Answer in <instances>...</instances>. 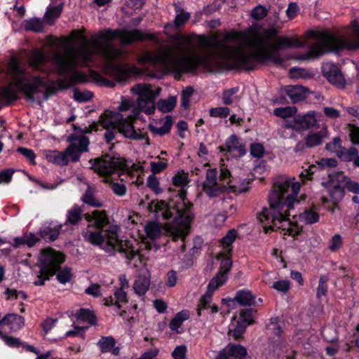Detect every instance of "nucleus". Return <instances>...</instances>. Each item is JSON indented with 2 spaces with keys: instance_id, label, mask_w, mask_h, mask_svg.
I'll return each instance as SVG.
<instances>
[{
  "instance_id": "obj_41",
  "label": "nucleus",
  "mask_w": 359,
  "mask_h": 359,
  "mask_svg": "<svg viewBox=\"0 0 359 359\" xmlns=\"http://www.w3.org/2000/svg\"><path fill=\"white\" fill-rule=\"evenodd\" d=\"M177 104V98L174 96L167 100H160L157 103L158 109L163 113H168L173 110Z\"/></svg>"
},
{
  "instance_id": "obj_4",
  "label": "nucleus",
  "mask_w": 359,
  "mask_h": 359,
  "mask_svg": "<svg viewBox=\"0 0 359 359\" xmlns=\"http://www.w3.org/2000/svg\"><path fill=\"white\" fill-rule=\"evenodd\" d=\"M228 50L218 55L219 60H213L210 57H202L208 60L210 67H204L209 72L222 73L226 71H252L255 70L258 65H266L268 62H276L271 53L266 50H257L246 53L243 50L234 46H225Z\"/></svg>"
},
{
  "instance_id": "obj_60",
  "label": "nucleus",
  "mask_w": 359,
  "mask_h": 359,
  "mask_svg": "<svg viewBox=\"0 0 359 359\" xmlns=\"http://www.w3.org/2000/svg\"><path fill=\"white\" fill-rule=\"evenodd\" d=\"M268 14V10L262 5H258L253 8L252 11V17L256 20L264 19Z\"/></svg>"
},
{
  "instance_id": "obj_43",
  "label": "nucleus",
  "mask_w": 359,
  "mask_h": 359,
  "mask_svg": "<svg viewBox=\"0 0 359 359\" xmlns=\"http://www.w3.org/2000/svg\"><path fill=\"white\" fill-rule=\"evenodd\" d=\"M299 218L306 224H313L319 221L320 215L312 210L306 209L299 215Z\"/></svg>"
},
{
  "instance_id": "obj_2",
  "label": "nucleus",
  "mask_w": 359,
  "mask_h": 359,
  "mask_svg": "<svg viewBox=\"0 0 359 359\" xmlns=\"http://www.w3.org/2000/svg\"><path fill=\"white\" fill-rule=\"evenodd\" d=\"M189 182L187 174L178 172L172 178L174 187L179 188L177 191H173L171 187L168 189L170 192H173L168 201L153 200L149 204V210L156 212L158 217H161L163 220L170 221L174 226V232L172 238L174 241H182L181 250L184 252L185 238L187 233L185 230L190 227V224L194 219L193 203L187 197L186 187Z\"/></svg>"
},
{
  "instance_id": "obj_44",
  "label": "nucleus",
  "mask_w": 359,
  "mask_h": 359,
  "mask_svg": "<svg viewBox=\"0 0 359 359\" xmlns=\"http://www.w3.org/2000/svg\"><path fill=\"white\" fill-rule=\"evenodd\" d=\"M358 151L354 147H351L348 149L344 147L341 150L337 151V156L345 162L353 161V159L358 156Z\"/></svg>"
},
{
  "instance_id": "obj_51",
  "label": "nucleus",
  "mask_w": 359,
  "mask_h": 359,
  "mask_svg": "<svg viewBox=\"0 0 359 359\" xmlns=\"http://www.w3.org/2000/svg\"><path fill=\"white\" fill-rule=\"evenodd\" d=\"M238 137L233 134L226 140L224 145L219 146L218 149L221 153H231L233 151V148L238 143Z\"/></svg>"
},
{
  "instance_id": "obj_46",
  "label": "nucleus",
  "mask_w": 359,
  "mask_h": 359,
  "mask_svg": "<svg viewBox=\"0 0 359 359\" xmlns=\"http://www.w3.org/2000/svg\"><path fill=\"white\" fill-rule=\"evenodd\" d=\"M48 161L59 165H67L69 163V159L67 158V155L65 152H59L54 151L52 154L47 156Z\"/></svg>"
},
{
  "instance_id": "obj_25",
  "label": "nucleus",
  "mask_w": 359,
  "mask_h": 359,
  "mask_svg": "<svg viewBox=\"0 0 359 359\" xmlns=\"http://www.w3.org/2000/svg\"><path fill=\"white\" fill-rule=\"evenodd\" d=\"M233 299L241 306H255L256 297L249 290H239L236 292Z\"/></svg>"
},
{
  "instance_id": "obj_19",
  "label": "nucleus",
  "mask_w": 359,
  "mask_h": 359,
  "mask_svg": "<svg viewBox=\"0 0 359 359\" xmlns=\"http://www.w3.org/2000/svg\"><path fill=\"white\" fill-rule=\"evenodd\" d=\"M283 324L279 317L271 318L266 324V329L269 332V340L273 346H278L284 341Z\"/></svg>"
},
{
  "instance_id": "obj_52",
  "label": "nucleus",
  "mask_w": 359,
  "mask_h": 359,
  "mask_svg": "<svg viewBox=\"0 0 359 359\" xmlns=\"http://www.w3.org/2000/svg\"><path fill=\"white\" fill-rule=\"evenodd\" d=\"M297 109L295 107H278L274 110V114L276 116L286 118L288 117L294 116L296 114Z\"/></svg>"
},
{
  "instance_id": "obj_22",
  "label": "nucleus",
  "mask_w": 359,
  "mask_h": 359,
  "mask_svg": "<svg viewBox=\"0 0 359 359\" xmlns=\"http://www.w3.org/2000/svg\"><path fill=\"white\" fill-rule=\"evenodd\" d=\"M115 251L123 253L128 261H132L135 259L136 257L140 256L139 250L134 249L133 243L130 241H123L119 238Z\"/></svg>"
},
{
  "instance_id": "obj_28",
  "label": "nucleus",
  "mask_w": 359,
  "mask_h": 359,
  "mask_svg": "<svg viewBox=\"0 0 359 359\" xmlns=\"http://www.w3.org/2000/svg\"><path fill=\"white\" fill-rule=\"evenodd\" d=\"M5 325L9 326L11 331L17 332L25 326V318L17 313H8L4 316Z\"/></svg>"
},
{
  "instance_id": "obj_61",
  "label": "nucleus",
  "mask_w": 359,
  "mask_h": 359,
  "mask_svg": "<svg viewBox=\"0 0 359 359\" xmlns=\"http://www.w3.org/2000/svg\"><path fill=\"white\" fill-rule=\"evenodd\" d=\"M248 326L243 324L242 322L238 320L234 329L232 330V337L235 340H239L243 337V334L245 332Z\"/></svg>"
},
{
  "instance_id": "obj_10",
  "label": "nucleus",
  "mask_w": 359,
  "mask_h": 359,
  "mask_svg": "<svg viewBox=\"0 0 359 359\" xmlns=\"http://www.w3.org/2000/svg\"><path fill=\"white\" fill-rule=\"evenodd\" d=\"M126 162V159L123 157L111 156L109 154L89 160L91 165L90 168L102 177H108L115 173L121 175L127 172L130 168Z\"/></svg>"
},
{
  "instance_id": "obj_26",
  "label": "nucleus",
  "mask_w": 359,
  "mask_h": 359,
  "mask_svg": "<svg viewBox=\"0 0 359 359\" xmlns=\"http://www.w3.org/2000/svg\"><path fill=\"white\" fill-rule=\"evenodd\" d=\"M121 114L105 111L100 116L99 123L105 129L115 130Z\"/></svg>"
},
{
  "instance_id": "obj_11",
  "label": "nucleus",
  "mask_w": 359,
  "mask_h": 359,
  "mask_svg": "<svg viewBox=\"0 0 359 359\" xmlns=\"http://www.w3.org/2000/svg\"><path fill=\"white\" fill-rule=\"evenodd\" d=\"M13 70L16 75L13 80L18 91L27 100L34 101V95L41 92L40 88L46 86L43 79L39 75L32 76L29 78L20 76L25 74V71L18 65L14 67Z\"/></svg>"
},
{
  "instance_id": "obj_9",
  "label": "nucleus",
  "mask_w": 359,
  "mask_h": 359,
  "mask_svg": "<svg viewBox=\"0 0 359 359\" xmlns=\"http://www.w3.org/2000/svg\"><path fill=\"white\" fill-rule=\"evenodd\" d=\"M65 262L64 253L52 248L42 250L39 258L40 275L38 276V280L34 282V285H43L46 280L55 275L60 265Z\"/></svg>"
},
{
  "instance_id": "obj_16",
  "label": "nucleus",
  "mask_w": 359,
  "mask_h": 359,
  "mask_svg": "<svg viewBox=\"0 0 359 359\" xmlns=\"http://www.w3.org/2000/svg\"><path fill=\"white\" fill-rule=\"evenodd\" d=\"M83 218L88 223L87 226L105 230L110 226L109 217L104 210H95L90 213H84Z\"/></svg>"
},
{
  "instance_id": "obj_62",
  "label": "nucleus",
  "mask_w": 359,
  "mask_h": 359,
  "mask_svg": "<svg viewBox=\"0 0 359 359\" xmlns=\"http://www.w3.org/2000/svg\"><path fill=\"white\" fill-rule=\"evenodd\" d=\"M147 187L152 190L156 194L161 193L159 187V181L154 175H150L147 178Z\"/></svg>"
},
{
  "instance_id": "obj_18",
  "label": "nucleus",
  "mask_w": 359,
  "mask_h": 359,
  "mask_svg": "<svg viewBox=\"0 0 359 359\" xmlns=\"http://www.w3.org/2000/svg\"><path fill=\"white\" fill-rule=\"evenodd\" d=\"M322 72L330 83L340 88H344L346 85L344 76L335 64H324L322 67Z\"/></svg>"
},
{
  "instance_id": "obj_53",
  "label": "nucleus",
  "mask_w": 359,
  "mask_h": 359,
  "mask_svg": "<svg viewBox=\"0 0 359 359\" xmlns=\"http://www.w3.org/2000/svg\"><path fill=\"white\" fill-rule=\"evenodd\" d=\"M93 97V93L90 90L81 91L75 88L73 91V98L79 102H85L90 100Z\"/></svg>"
},
{
  "instance_id": "obj_13",
  "label": "nucleus",
  "mask_w": 359,
  "mask_h": 359,
  "mask_svg": "<svg viewBox=\"0 0 359 359\" xmlns=\"http://www.w3.org/2000/svg\"><path fill=\"white\" fill-rule=\"evenodd\" d=\"M134 120L135 118L133 115H129L125 118L121 114L117 121L116 129L128 139L132 140H145V144L149 145L151 144L150 139L147 133H143L140 130H136L133 124Z\"/></svg>"
},
{
  "instance_id": "obj_27",
  "label": "nucleus",
  "mask_w": 359,
  "mask_h": 359,
  "mask_svg": "<svg viewBox=\"0 0 359 359\" xmlns=\"http://www.w3.org/2000/svg\"><path fill=\"white\" fill-rule=\"evenodd\" d=\"M83 206L74 204L72 208L67 211L65 224L72 226L77 225L83 217L84 214H83Z\"/></svg>"
},
{
  "instance_id": "obj_32",
  "label": "nucleus",
  "mask_w": 359,
  "mask_h": 359,
  "mask_svg": "<svg viewBox=\"0 0 359 359\" xmlns=\"http://www.w3.org/2000/svg\"><path fill=\"white\" fill-rule=\"evenodd\" d=\"M64 4L61 3L56 6L50 5L47 8L43 16V20L48 25H52L55 21L60 16L63 10Z\"/></svg>"
},
{
  "instance_id": "obj_29",
  "label": "nucleus",
  "mask_w": 359,
  "mask_h": 359,
  "mask_svg": "<svg viewBox=\"0 0 359 359\" xmlns=\"http://www.w3.org/2000/svg\"><path fill=\"white\" fill-rule=\"evenodd\" d=\"M190 317V312L188 310L184 309L175 314L171 319L169 323V327L171 330L182 334V331L179 330L184 321L188 320Z\"/></svg>"
},
{
  "instance_id": "obj_20",
  "label": "nucleus",
  "mask_w": 359,
  "mask_h": 359,
  "mask_svg": "<svg viewBox=\"0 0 359 359\" xmlns=\"http://www.w3.org/2000/svg\"><path fill=\"white\" fill-rule=\"evenodd\" d=\"M247 355L248 351L245 346L231 342L219 352L215 359H245Z\"/></svg>"
},
{
  "instance_id": "obj_24",
  "label": "nucleus",
  "mask_w": 359,
  "mask_h": 359,
  "mask_svg": "<svg viewBox=\"0 0 359 359\" xmlns=\"http://www.w3.org/2000/svg\"><path fill=\"white\" fill-rule=\"evenodd\" d=\"M324 187L326 188L329 196L333 201V203L337 205L339 203L345 195L344 187H341L340 184L333 183L332 181H327L323 183Z\"/></svg>"
},
{
  "instance_id": "obj_47",
  "label": "nucleus",
  "mask_w": 359,
  "mask_h": 359,
  "mask_svg": "<svg viewBox=\"0 0 359 359\" xmlns=\"http://www.w3.org/2000/svg\"><path fill=\"white\" fill-rule=\"evenodd\" d=\"M253 312H256L252 309H243L240 311L239 322H242L243 324L247 325H253L255 321L253 317Z\"/></svg>"
},
{
  "instance_id": "obj_12",
  "label": "nucleus",
  "mask_w": 359,
  "mask_h": 359,
  "mask_svg": "<svg viewBox=\"0 0 359 359\" xmlns=\"http://www.w3.org/2000/svg\"><path fill=\"white\" fill-rule=\"evenodd\" d=\"M133 92L139 96L137 105L147 115H151L155 112L156 95L150 86L144 83H139L133 88Z\"/></svg>"
},
{
  "instance_id": "obj_40",
  "label": "nucleus",
  "mask_w": 359,
  "mask_h": 359,
  "mask_svg": "<svg viewBox=\"0 0 359 359\" xmlns=\"http://www.w3.org/2000/svg\"><path fill=\"white\" fill-rule=\"evenodd\" d=\"M203 191L210 197L214 198L219 196L225 192L226 187L225 186H219L218 183L212 184H203Z\"/></svg>"
},
{
  "instance_id": "obj_55",
  "label": "nucleus",
  "mask_w": 359,
  "mask_h": 359,
  "mask_svg": "<svg viewBox=\"0 0 359 359\" xmlns=\"http://www.w3.org/2000/svg\"><path fill=\"white\" fill-rule=\"evenodd\" d=\"M209 113L211 117L224 118L229 115L230 109L226 107H215L210 109Z\"/></svg>"
},
{
  "instance_id": "obj_14",
  "label": "nucleus",
  "mask_w": 359,
  "mask_h": 359,
  "mask_svg": "<svg viewBox=\"0 0 359 359\" xmlns=\"http://www.w3.org/2000/svg\"><path fill=\"white\" fill-rule=\"evenodd\" d=\"M67 141L70 142V144L64 151L67 155V158H69L72 162L79 161L81 153L88 151L90 144L88 137L85 135L71 134L67 137Z\"/></svg>"
},
{
  "instance_id": "obj_37",
  "label": "nucleus",
  "mask_w": 359,
  "mask_h": 359,
  "mask_svg": "<svg viewBox=\"0 0 359 359\" xmlns=\"http://www.w3.org/2000/svg\"><path fill=\"white\" fill-rule=\"evenodd\" d=\"M150 285V279L145 276H140L134 283V290L139 296L146 294Z\"/></svg>"
},
{
  "instance_id": "obj_8",
  "label": "nucleus",
  "mask_w": 359,
  "mask_h": 359,
  "mask_svg": "<svg viewBox=\"0 0 359 359\" xmlns=\"http://www.w3.org/2000/svg\"><path fill=\"white\" fill-rule=\"evenodd\" d=\"M120 227L116 224L108 226L105 230L86 226L82 231L83 239L93 246L98 247L106 252L113 253L118 240Z\"/></svg>"
},
{
  "instance_id": "obj_33",
  "label": "nucleus",
  "mask_w": 359,
  "mask_h": 359,
  "mask_svg": "<svg viewBox=\"0 0 359 359\" xmlns=\"http://www.w3.org/2000/svg\"><path fill=\"white\" fill-rule=\"evenodd\" d=\"M74 316L77 320L81 322H87L90 325H95L97 323V316L93 311L88 309L81 308L79 309L76 312Z\"/></svg>"
},
{
  "instance_id": "obj_34",
  "label": "nucleus",
  "mask_w": 359,
  "mask_h": 359,
  "mask_svg": "<svg viewBox=\"0 0 359 359\" xmlns=\"http://www.w3.org/2000/svg\"><path fill=\"white\" fill-rule=\"evenodd\" d=\"M61 225H56L54 227L45 226L40 230L41 237L46 241H55L60 235Z\"/></svg>"
},
{
  "instance_id": "obj_38",
  "label": "nucleus",
  "mask_w": 359,
  "mask_h": 359,
  "mask_svg": "<svg viewBox=\"0 0 359 359\" xmlns=\"http://www.w3.org/2000/svg\"><path fill=\"white\" fill-rule=\"evenodd\" d=\"M0 97L3 99L8 105L18 100L20 98L17 92L10 87H3L1 88Z\"/></svg>"
},
{
  "instance_id": "obj_5",
  "label": "nucleus",
  "mask_w": 359,
  "mask_h": 359,
  "mask_svg": "<svg viewBox=\"0 0 359 359\" xmlns=\"http://www.w3.org/2000/svg\"><path fill=\"white\" fill-rule=\"evenodd\" d=\"M142 64L162 63L167 72L174 75L175 79L180 80L184 74H196L200 66L210 67L208 60L201 57L192 56L189 57H177L169 59L165 56H155L150 51L144 53L139 59Z\"/></svg>"
},
{
  "instance_id": "obj_59",
  "label": "nucleus",
  "mask_w": 359,
  "mask_h": 359,
  "mask_svg": "<svg viewBox=\"0 0 359 359\" xmlns=\"http://www.w3.org/2000/svg\"><path fill=\"white\" fill-rule=\"evenodd\" d=\"M6 346L13 348H20L22 347V342L20 339L8 336L7 334L2 339Z\"/></svg>"
},
{
  "instance_id": "obj_39",
  "label": "nucleus",
  "mask_w": 359,
  "mask_h": 359,
  "mask_svg": "<svg viewBox=\"0 0 359 359\" xmlns=\"http://www.w3.org/2000/svg\"><path fill=\"white\" fill-rule=\"evenodd\" d=\"M172 123L173 121L171 116L168 115L166 116L165 122L161 127L156 128L152 125H149V129L152 133L158 134L161 136H163L170 132Z\"/></svg>"
},
{
  "instance_id": "obj_7",
  "label": "nucleus",
  "mask_w": 359,
  "mask_h": 359,
  "mask_svg": "<svg viewBox=\"0 0 359 359\" xmlns=\"http://www.w3.org/2000/svg\"><path fill=\"white\" fill-rule=\"evenodd\" d=\"M56 74L60 76H64L63 79H58L55 81L57 86H46L43 97L45 100L54 95L59 90H67L79 83H84L88 81L87 75L80 71L75 69V65L69 60L57 57L55 59Z\"/></svg>"
},
{
  "instance_id": "obj_17",
  "label": "nucleus",
  "mask_w": 359,
  "mask_h": 359,
  "mask_svg": "<svg viewBox=\"0 0 359 359\" xmlns=\"http://www.w3.org/2000/svg\"><path fill=\"white\" fill-rule=\"evenodd\" d=\"M296 130H308L310 128L318 129L320 127L314 111H309L305 114H297L293 118L292 123L288 126Z\"/></svg>"
},
{
  "instance_id": "obj_42",
  "label": "nucleus",
  "mask_w": 359,
  "mask_h": 359,
  "mask_svg": "<svg viewBox=\"0 0 359 359\" xmlns=\"http://www.w3.org/2000/svg\"><path fill=\"white\" fill-rule=\"evenodd\" d=\"M237 237V231L234 229L228 231L226 234L222 238L221 245L227 251L231 252L232 244Z\"/></svg>"
},
{
  "instance_id": "obj_30",
  "label": "nucleus",
  "mask_w": 359,
  "mask_h": 359,
  "mask_svg": "<svg viewBox=\"0 0 359 359\" xmlns=\"http://www.w3.org/2000/svg\"><path fill=\"white\" fill-rule=\"evenodd\" d=\"M327 133V128H322L317 133H311L305 137V144L308 148L319 146L322 144L323 139Z\"/></svg>"
},
{
  "instance_id": "obj_49",
  "label": "nucleus",
  "mask_w": 359,
  "mask_h": 359,
  "mask_svg": "<svg viewBox=\"0 0 359 359\" xmlns=\"http://www.w3.org/2000/svg\"><path fill=\"white\" fill-rule=\"evenodd\" d=\"M329 277L327 275H322L320 276L318 285L316 290V297L320 299L323 296H326L328 292L327 282Z\"/></svg>"
},
{
  "instance_id": "obj_21",
  "label": "nucleus",
  "mask_w": 359,
  "mask_h": 359,
  "mask_svg": "<svg viewBox=\"0 0 359 359\" xmlns=\"http://www.w3.org/2000/svg\"><path fill=\"white\" fill-rule=\"evenodd\" d=\"M232 264V260L229 256L223 257L218 272L210 280H215V284H218L219 287L223 285L227 280V274L231 269Z\"/></svg>"
},
{
  "instance_id": "obj_23",
  "label": "nucleus",
  "mask_w": 359,
  "mask_h": 359,
  "mask_svg": "<svg viewBox=\"0 0 359 359\" xmlns=\"http://www.w3.org/2000/svg\"><path fill=\"white\" fill-rule=\"evenodd\" d=\"M285 92L292 102L296 103L306 98L309 90L307 88L300 85L287 86L285 87Z\"/></svg>"
},
{
  "instance_id": "obj_36",
  "label": "nucleus",
  "mask_w": 359,
  "mask_h": 359,
  "mask_svg": "<svg viewBox=\"0 0 359 359\" xmlns=\"http://www.w3.org/2000/svg\"><path fill=\"white\" fill-rule=\"evenodd\" d=\"M81 201L84 203L93 208H102L103 206V203L95 197L94 191L90 187L87 188L85 193L81 196Z\"/></svg>"
},
{
  "instance_id": "obj_63",
  "label": "nucleus",
  "mask_w": 359,
  "mask_h": 359,
  "mask_svg": "<svg viewBox=\"0 0 359 359\" xmlns=\"http://www.w3.org/2000/svg\"><path fill=\"white\" fill-rule=\"evenodd\" d=\"M17 151L25 156L30 163L33 165L36 164V154L32 149L20 147L17 149Z\"/></svg>"
},
{
  "instance_id": "obj_35",
  "label": "nucleus",
  "mask_w": 359,
  "mask_h": 359,
  "mask_svg": "<svg viewBox=\"0 0 359 359\" xmlns=\"http://www.w3.org/2000/svg\"><path fill=\"white\" fill-rule=\"evenodd\" d=\"M23 27L27 32L40 33L43 31L44 24L40 18H32L24 21Z\"/></svg>"
},
{
  "instance_id": "obj_58",
  "label": "nucleus",
  "mask_w": 359,
  "mask_h": 359,
  "mask_svg": "<svg viewBox=\"0 0 359 359\" xmlns=\"http://www.w3.org/2000/svg\"><path fill=\"white\" fill-rule=\"evenodd\" d=\"M114 297L116 298V309L120 310L121 308V303H127V293L121 288H117L114 292Z\"/></svg>"
},
{
  "instance_id": "obj_56",
  "label": "nucleus",
  "mask_w": 359,
  "mask_h": 359,
  "mask_svg": "<svg viewBox=\"0 0 359 359\" xmlns=\"http://www.w3.org/2000/svg\"><path fill=\"white\" fill-rule=\"evenodd\" d=\"M317 164L320 169L333 168L337 166L338 161L334 158H322L317 162Z\"/></svg>"
},
{
  "instance_id": "obj_15",
  "label": "nucleus",
  "mask_w": 359,
  "mask_h": 359,
  "mask_svg": "<svg viewBox=\"0 0 359 359\" xmlns=\"http://www.w3.org/2000/svg\"><path fill=\"white\" fill-rule=\"evenodd\" d=\"M302 46V42L297 38L280 37L276 43L270 46V50H266L267 53H271L273 57L278 60L276 62H271L276 66H281L285 62V59L280 56V50L282 47L287 48H300Z\"/></svg>"
},
{
  "instance_id": "obj_54",
  "label": "nucleus",
  "mask_w": 359,
  "mask_h": 359,
  "mask_svg": "<svg viewBox=\"0 0 359 359\" xmlns=\"http://www.w3.org/2000/svg\"><path fill=\"white\" fill-rule=\"evenodd\" d=\"M328 181H332L333 183L336 182V184H342L346 188V184L348 180H351L348 176L345 175L343 172H336L334 173L328 174Z\"/></svg>"
},
{
  "instance_id": "obj_31",
  "label": "nucleus",
  "mask_w": 359,
  "mask_h": 359,
  "mask_svg": "<svg viewBox=\"0 0 359 359\" xmlns=\"http://www.w3.org/2000/svg\"><path fill=\"white\" fill-rule=\"evenodd\" d=\"M215 280H210L205 294L200 299L199 306L203 309H208L210 307V304L212 302V294L219 287L218 284H215Z\"/></svg>"
},
{
  "instance_id": "obj_6",
  "label": "nucleus",
  "mask_w": 359,
  "mask_h": 359,
  "mask_svg": "<svg viewBox=\"0 0 359 359\" xmlns=\"http://www.w3.org/2000/svg\"><path fill=\"white\" fill-rule=\"evenodd\" d=\"M313 38L320 41L319 43L311 46L308 54L303 59L315 58L326 53H339L344 50H355L359 49V35L355 39H344L329 32L316 33L313 32Z\"/></svg>"
},
{
  "instance_id": "obj_50",
  "label": "nucleus",
  "mask_w": 359,
  "mask_h": 359,
  "mask_svg": "<svg viewBox=\"0 0 359 359\" xmlns=\"http://www.w3.org/2000/svg\"><path fill=\"white\" fill-rule=\"evenodd\" d=\"M55 274L57 280L62 284H66L69 283L73 276L71 268L66 266L61 269V266Z\"/></svg>"
},
{
  "instance_id": "obj_45",
  "label": "nucleus",
  "mask_w": 359,
  "mask_h": 359,
  "mask_svg": "<svg viewBox=\"0 0 359 359\" xmlns=\"http://www.w3.org/2000/svg\"><path fill=\"white\" fill-rule=\"evenodd\" d=\"M358 151L354 147H351L348 149L344 147L341 150L337 151V156L345 162L353 161V159L358 156Z\"/></svg>"
},
{
  "instance_id": "obj_48",
  "label": "nucleus",
  "mask_w": 359,
  "mask_h": 359,
  "mask_svg": "<svg viewBox=\"0 0 359 359\" xmlns=\"http://www.w3.org/2000/svg\"><path fill=\"white\" fill-rule=\"evenodd\" d=\"M97 344L102 353H108L116 345V340L111 336L102 337Z\"/></svg>"
},
{
  "instance_id": "obj_1",
  "label": "nucleus",
  "mask_w": 359,
  "mask_h": 359,
  "mask_svg": "<svg viewBox=\"0 0 359 359\" xmlns=\"http://www.w3.org/2000/svg\"><path fill=\"white\" fill-rule=\"evenodd\" d=\"M300 187L299 182H292L285 177L276 180L269 194V207H264L257 215V219L264 224V233L280 229L283 234L294 238L301 233L297 222L290 219L294 204L299 203L297 196Z\"/></svg>"
},
{
  "instance_id": "obj_57",
  "label": "nucleus",
  "mask_w": 359,
  "mask_h": 359,
  "mask_svg": "<svg viewBox=\"0 0 359 359\" xmlns=\"http://www.w3.org/2000/svg\"><path fill=\"white\" fill-rule=\"evenodd\" d=\"M45 61V56L43 52L37 50L34 53L31 60V66L39 69L43 65Z\"/></svg>"
},
{
  "instance_id": "obj_64",
  "label": "nucleus",
  "mask_w": 359,
  "mask_h": 359,
  "mask_svg": "<svg viewBox=\"0 0 359 359\" xmlns=\"http://www.w3.org/2000/svg\"><path fill=\"white\" fill-rule=\"evenodd\" d=\"M189 18L190 14L188 12H180L177 13L174 20L175 27L180 28L184 26Z\"/></svg>"
},
{
  "instance_id": "obj_3",
  "label": "nucleus",
  "mask_w": 359,
  "mask_h": 359,
  "mask_svg": "<svg viewBox=\"0 0 359 359\" xmlns=\"http://www.w3.org/2000/svg\"><path fill=\"white\" fill-rule=\"evenodd\" d=\"M115 39H119L123 44L132 45L135 41H156L155 34L144 33L138 29L126 30L110 28L100 31L93 39L96 46H100V55L104 62V72L113 76L118 81H125L128 74V69L126 66L116 62L121 56V51L112 43L101 45V41H111Z\"/></svg>"
}]
</instances>
